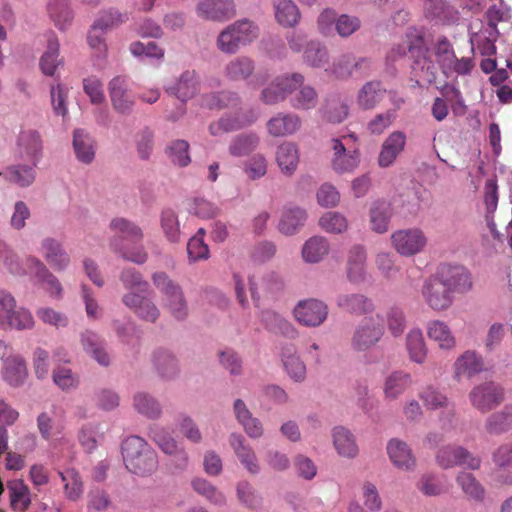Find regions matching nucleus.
Masks as SVG:
<instances>
[{
  "mask_svg": "<svg viewBox=\"0 0 512 512\" xmlns=\"http://www.w3.org/2000/svg\"><path fill=\"white\" fill-rule=\"evenodd\" d=\"M267 168L266 157L262 154H255L245 162L243 171L249 180L255 181L266 175Z\"/></svg>",
  "mask_w": 512,
  "mask_h": 512,
  "instance_id": "57",
  "label": "nucleus"
},
{
  "mask_svg": "<svg viewBox=\"0 0 512 512\" xmlns=\"http://www.w3.org/2000/svg\"><path fill=\"white\" fill-rule=\"evenodd\" d=\"M254 71L253 62L246 57H239L231 61L227 68V75L234 80H242L248 78Z\"/></svg>",
  "mask_w": 512,
  "mask_h": 512,
  "instance_id": "58",
  "label": "nucleus"
},
{
  "mask_svg": "<svg viewBox=\"0 0 512 512\" xmlns=\"http://www.w3.org/2000/svg\"><path fill=\"white\" fill-rule=\"evenodd\" d=\"M50 12L60 29H65L73 19V12L67 0H57L51 3Z\"/></svg>",
  "mask_w": 512,
  "mask_h": 512,
  "instance_id": "59",
  "label": "nucleus"
},
{
  "mask_svg": "<svg viewBox=\"0 0 512 512\" xmlns=\"http://www.w3.org/2000/svg\"><path fill=\"white\" fill-rule=\"evenodd\" d=\"M196 14L201 19L223 22L235 15L233 0H199Z\"/></svg>",
  "mask_w": 512,
  "mask_h": 512,
  "instance_id": "13",
  "label": "nucleus"
},
{
  "mask_svg": "<svg viewBox=\"0 0 512 512\" xmlns=\"http://www.w3.org/2000/svg\"><path fill=\"white\" fill-rule=\"evenodd\" d=\"M445 282L451 293H466L472 288L470 273L463 267H449L437 273Z\"/></svg>",
  "mask_w": 512,
  "mask_h": 512,
  "instance_id": "30",
  "label": "nucleus"
},
{
  "mask_svg": "<svg viewBox=\"0 0 512 512\" xmlns=\"http://www.w3.org/2000/svg\"><path fill=\"white\" fill-rule=\"evenodd\" d=\"M122 455L126 467L136 474L152 472L157 466L155 452L137 436L129 437L124 441Z\"/></svg>",
  "mask_w": 512,
  "mask_h": 512,
  "instance_id": "1",
  "label": "nucleus"
},
{
  "mask_svg": "<svg viewBox=\"0 0 512 512\" xmlns=\"http://www.w3.org/2000/svg\"><path fill=\"white\" fill-rule=\"evenodd\" d=\"M26 267L30 275L34 276L37 283L52 297H60L62 286L59 280L48 270V268L35 257L26 260Z\"/></svg>",
  "mask_w": 512,
  "mask_h": 512,
  "instance_id": "17",
  "label": "nucleus"
},
{
  "mask_svg": "<svg viewBox=\"0 0 512 512\" xmlns=\"http://www.w3.org/2000/svg\"><path fill=\"white\" fill-rule=\"evenodd\" d=\"M53 383L62 391H72L80 384L79 376L70 368L59 366L52 372Z\"/></svg>",
  "mask_w": 512,
  "mask_h": 512,
  "instance_id": "52",
  "label": "nucleus"
},
{
  "mask_svg": "<svg viewBox=\"0 0 512 512\" xmlns=\"http://www.w3.org/2000/svg\"><path fill=\"white\" fill-rule=\"evenodd\" d=\"M39 253L47 263L57 271L65 270L70 264V257L61 244L50 237L42 239L38 248Z\"/></svg>",
  "mask_w": 512,
  "mask_h": 512,
  "instance_id": "25",
  "label": "nucleus"
},
{
  "mask_svg": "<svg viewBox=\"0 0 512 512\" xmlns=\"http://www.w3.org/2000/svg\"><path fill=\"white\" fill-rule=\"evenodd\" d=\"M320 227L331 234H341L348 230L347 218L339 212H327L319 220Z\"/></svg>",
  "mask_w": 512,
  "mask_h": 512,
  "instance_id": "54",
  "label": "nucleus"
},
{
  "mask_svg": "<svg viewBox=\"0 0 512 512\" xmlns=\"http://www.w3.org/2000/svg\"><path fill=\"white\" fill-rule=\"evenodd\" d=\"M133 406L137 412L150 419H156L162 413L158 401L145 392H138L134 395Z\"/></svg>",
  "mask_w": 512,
  "mask_h": 512,
  "instance_id": "50",
  "label": "nucleus"
},
{
  "mask_svg": "<svg viewBox=\"0 0 512 512\" xmlns=\"http://www.w3.org/2000/svg\"><path fill=\"white\" fill-rule=\"evenodd\" d=\"M258 144L259 137L256 134H241L232 140L229 152L234 157H241L255 150Z\"/></svg>",
  "mask_w": 512,
  "mask_h": 512,
  "instance_id": "53",
  "label": "nucleus"
},
{
  "mask_svg": "<svg viewBox=\"0 0 512 512\" xmlns=\"http://www.w3.org/2000/svg\"><path fill=\"white\" fill-rule=\"evenodd\" d=\"M295 320L306 327H318L327 318V305L316 299L300 301L293 309Z\"/></svg>",
  "mask_w": 512,
  "mask_h": 512,
  "instance_id": "8",
  "label": "nucleus"
},
{
  "mask_svg": "<svg viewBox=\"0 0 512 512\" xmlns=\"http://www.w3.org/2000/svg\"><path fill=\"white\" fill-rule=\"evenodd\" d=\"M383 331V317L380 314L366 317L355 331L354 344L361 349L370 347L379 341Z\"/></svg>",
  "mask_w": 512,
  "mask_h": 512,
  "instance_id": "12",
  "label": "nucleus"
},
{
  "mask_svg": "<svg viewBox=\"0 0 512 512\" xmlns=\"http://www.w3.org/2000/svg\"><path fill=\"white\" fill-rule=\"evenodd\" d=\"M275 161L282 174L293 175L300 163L298 146L288 141L281 143L276 149Z\"/></svg>",
  "mask_w": 512,
  "mask_h": 512,
  "instance_id": "29",
  "label": "nucleus"
},
{
  "mask_svg": "<svg viewBox=\"0 0 512 512\" xmlns=\"http://www.w3.org/2000/svg\"><path fill=\"white\" fill-rule=\"evenodd\" d=\"M306 213L301 208L287 209L282 213L278 224V230L287 236L296 234L304 225Z\"/></svg>",
  "mask_w": 512,
  "mask_h": 512,
  "instance_id": "42",
  "label": "nucleus"
},
{
  "mask_svg": "<svg viewBox=\"0 0 512 512\" xmlns=\"http://www.w3.org/2000/svg\"><path fill=\"white\" fill-rule=\"evenodd\" d=\"M339 307L355 314H369L374 311V303L362 294H342L337 298Z\"/></svg>",
  "mask_w": 512,
  "mask_h": 512,
  "instance_id": "40",
  "label": "nucleus"
},
{
  "mask_svg": "<svg viewBox=\"0 0 512 512\" xmlns=\"http://www.w3.org/2000/svg\"><path fill=\"white\" fill-rule=\"evenodd\" d=\"M419 490L427 496H437L448 489V485L433 475H423L418 483Z\"/></svg>",
  "mask_w": 512,
  "mask_h": 512,
  "instance_id": "63",
  "label": "nucleus"
},
{
  "mask_svg": "<svg viewBox=\"0 0 512 512\" xmlns=\"http://www.w3.org/2000/svg\"><path fill=\"white\" fill-rule=\"evenodd\" d=\"M386 452L392 465L401 471L410 472L416 467V458L410 446L398 438L388 441Z\"/></svg>",
  "mask_w": 512,
  "mask_h": 512,
  "instance_id": "15",
  "label": "nucleus"
},
{
  "mask_svg": "<svg viewBox=\"0 0 512 512\" xmlns=\"http://www.w3.org/2000/svg\"><path fill=\"white\" fill-rule=\"evenodd\" d=\"M229 443L240 463L250 474H258L261 466L254 450L248 445L241 434L233 433Z\"/></svg>",
  "mask_w": 512,
  "mask_h": 512,
  "instance_id": "24",
  "label": "nucleus"
},
{
  "mask_svg": "<svg viewBox=\"0 0 512 512\" xmlns=\"http://www.w3.org/2000/svg\"><path fill=\"white\" fill-rule=\"evenodd\" d=\"M367 68L368 62L366 59L352 54H343L333 61L329 72L337 79H348L353 76H361L363 70Z\"/></svg>",
  "mask_w": 512,
  "mask_h": 512,
  "instance_id": "18",
  "label": "nucleus"
},
{
  "mask_svg": "<svg viewBox=\"0 0 512 512\" xmlns=\"http://www.w3.org/2000/svg\"><path fill=\"white\" fill-rule=\"evenodd\" d=\"M274 15L283 27H294L300 20V11L292 0H275Z\"/></svg>",
  "mask_w": 512,
  "mask_h": 512,
  "instance_id": "39",
  "label": "nucleus"
},
{
  "mask_svg": "<svg viewBox=\"0 0 512 512\" xmlns=\"http://www.w3.org/2000/svg\"><path fill=\"white\" fill-rule=\"evenodd\" d=\"M83 90L93 105L100 106L106 102L103 83L99 78L95 76L84 78Z\"/></svg>",
  "mask_w": 512,
  "mask_h": 512,
  "instance_id": "56",
  "label": "nucleus"
},
{
  "mask_svg": "<svg viewBox=\"0 0 512 512\" xmlns=\"http://www.w3.org/2000/svg\"><path fill=\"white\" fill-rule=\"evenodd\" d=\"M303 84V77L299 74L282 75L270 81L261 92V100L265 104L273 105L283 101L287 95Z\"/></svg>",
  "mask_w": 512,
  "mask_h": 512,
  "instance_id": "7",
  "label": "nucleus"
},
{
  "mask_svg": "<svg viewBox=\"0 0 512 512\" xmlns=\"http://www.w3.org/2000/svg\"><path fill=\"white\" fill-rule=\"evenodd\" d=\"M280 357L283 369L289 379L296 383H302L307 376V367L296 347L292 344L282 346Z\"/></svg>",
  "mask_w": 512,
  "mask_h": 512,
  "instance_id": "19",
  "label": "nucleus"
},
{
  "mask_svg": "<svg viewBox=\"0 0 512 512\" xmlns=\"http://www.w3.org/2000/svg\"><path fill=\"white\" fill-rule=\"evenodd\" d=\"M410 374L396 371L385 378L383 393L386 400H395L411 385Z\"/></svg>",
  "mask_w": 512,
  "mask_h": 512,
  "instance_id": "37",
  "label": "nucleus"
},
{
  "mask_svg": "<svg viewBox=\"0 0 512 512\" xmlns=\"http://www.w3.org/2000/svg\"><path fill=\"white\" fill-rule=\"evenodd\" d=\"M62 64L59 57V42L55 37L48 40L46 50L42 54L39 67L46 76H54L57 68Z\"/></svg>",
  "mask_w": 512,
  "mask_h": 512,
  "instance_id": "43",
  "label": "nucleus"
},
{
  "mask_svg": "<svg viewBox=\"0 0 512 512\" xmlns=\"http://www.w3.org/2000/svg\"><path fill=\"white\" fill-rule=\"evenodd\" d=\"M390 245L398 255L410 258L425 252L428 237L420 228H402L391 233Z\"/></svg>",
  "mask_w": 512,
  "mask_h": 512,
  "instance_id": "3",
  "label": "nucleus"
},
{
  "mask_svg": "<svg viewBox=\"0 0 512 512\" xmlns=\"http://www.w3.org/2000/svg\"><path fill=\"white\" fill-rule=\"evenodd\" d=\"M301 119L292 113H277L271 117L266 125L271 137L279 138L295 134L301 128Z\"/></svg>",
  "mask_w": 512,
  "mask_h": 512,
  "instance_id": "22",
  "label": "nucleus"
},
{
  "mask_svg": "<svg viewBox=\"0 0 512 512\" xmlns=\"http://www.w3.org/2000/svg\"><path fill=\"white\" fill-rule=\"evenodd\" d=\"M18 146L22 154L27 158H36L42 148L40 134L36 130L32 129L21 131L18 137Z\"/></svg>",
  "mask_w": 512,
  "mask_h": 512,
  "instance_id": "48",
  "label": "nucleus"
},
{
  "mask_svg": "<svg viewBox=\"0 0 512 512\" xmlns=\"http://www.w3.org/2000/svg\"><path fill=\"white\" fill-rule=\"evenodd\" d=\"M406 146V135L401 131H394L383 141L379 155L378 164L382 168L390 167L394 164L398 156L404 151Z\"/></svg>",
  "mask_w": 512,
  "mask_h": 512,
  "instance_id": "21",
  "label": "nucleus"
},
{
  "mask_svg": "<svg viewBox=\"0 0 512 512\" xmlns=\"http://www.w3.org/2000/svg\"><path fill=\"white\" fill-rule=\"evenodd\" d=\"M406 349L412 361L424 362L427 356V347L420 329L414 328L409 331L406 337Z\"/></svg>",
  "mask_w": 512,
  "mask_h": 512,
  "instance_id": "45",
  "label": "nucleus"
},
{
  "mask_svg": "<svg viewBox=\"0 0 512 512\" xmlns=\"http://www.w3.org/2000/svg\"><path fill=\"white\" fill-rule=\"evenodd\" d=\"M252 121V118L240 115L239 113L235 115L227 114L218 121L213 122L209 127V131L214 136H221L224 133L239 129Z\"/></svg>",
  "mask_w": 512,
  "mask_h": 512,
  "instance_id": "44",
  "label": "nucleus"
},
{
  "mask_svg": "<svg viewBox=\"0 0 512 512\" xmlns=\"http://www.w3.org/2000/svg\"><path fill=\"white\" fill-rule=\"evenodd\" d=\"M62 417V411L56 408L43 411L37 417V427L41 436L53 445L63 439L64 425Z\"/></svg>",
  "mask_w": 512,
  "mask_h": 512,
  "instance_id": "11",
  "label": "nucleus"
},
{
  "mask_svg": "<svg viewBox=\"0 0 512 512\" xmlns=\"http://www.w3.org/2000/svg\"><path fill=\"white\" fill-rule=\"evenodd\" d=\"M195 492L205 497L209 502L217 506H223L227 502L225 494L216 486L203 478H196L192 481Z\"/></svg>",
  "mask_w": 512,
  "mask_h": 512,
  "instance_id": "51",
  "label": "nucleus"
},
{
  "mask_svg": "<svg viewBox=\"0 0 512 512\" xmlns=\"http://www.w3.org/2000/svg\"><path fill=\"white\" fill-rule=\"evenodd\" d=\"M238 500L249 508L257 507L261 498L254 487L247 481H240L236 486Z\"/></svg>",
  "mask_w": 512,
  "mask_h": 512,
  "instance_id": "62",
  "label": "nucleus"
},
{
  "mask_svg": "<svg viewBox=\"0 0 512 512\" xmlns=\"http://www.w3.org/2000/svg\"><path fill=\"white\" fill-rule=\"evenodd\" d=\"M457 482L467 497L476 501L484 498L485 490L472 474L460 473L457 477Z\"/></svg>",
  "mask_w": 512,
  "mask_h": 512,
  "instance_id": "55",
  "label": "nucleus"
},
{
  "mask_svg": "<svg viewBox=\"0 0 512 512\" xmlns=\"http://www.w3.org/2000/svg\"><path fill=\"white\" fill-rule=\"evenodd\" d=\"M318 30L324 36H330L334 30L341 37H348L360 28V20L346 14L337 15L331 9L322 11L317 20Z\"/></svg>",
  "mask_w": 512,
  "mask_h": 512,
  "instance_id": "5",
  "label": "nucleus"
},
{
  "mask_svg": "<svg viewBox=\"0 0 512 512\" xmlns=\"http://www.w3.org/2000/svg\"><path fill=\"white\" fill-rule=\"evenodd\" d=\"M367 270V253L363 246H354L348 255L347 274L352 281L363 280Z\"/></svg>",
  "mask_w": 512,
  "mask_h": 512,
  "instance_id": "38",
  "label": "nucleus"
},
{
  "mask_svg": "<svg viewBox=\"0 0 512 512\" xmlns=\"http://www.w3.org/2000/svg\"><path fill=\"white\" fill-rule=\"evenodd\" d=\"M483 361L475 352L466 351L457 358L454 364V379L461 382L472 378L482 371Z\"/></svg>",
  "mask_w": 512,
  "mask_h": 512,
  "instance_id": "32",
  "label": "nucleus"
},
{
  "mask_svg": "<svg viewBox=\"0 0 512 512\" xmlns=\"http://www.w3.org/2000/svg\"><path fill=\"white\" fill-rule=\"evenodd\" d=\"M109 97L113 109L120 114L131 112L135 100L129 91L125 78L116 76L108 84Z\"/></svg>",
  "mask_w": 512,
  "mask_h": 512,
  "instance_id": "14",
  "label": "nucleus"
},
{
  "mask_svg": "<svg viewBox=\"0 0 512 512\" xmlns=\"http://www.w3.org/2000/svg\"><path fill=\"white\" fill-rule=\"evenodd\" d=\"M330 253L328 240L321 236L307 239L301 248V258L307 264H317L323 261Z\"/></svg>",
  "mask_w": 512,
  "mask_h": 512,
  "instance_id": "34",
  "label": "nucleus"
},
{
  "mask_svg": "<svg viewBox=\"0 0 512 512\" xmlns=\"http://www.w3.org/2000/svg\"><path fill=\"white\" fill-rule=\"evenodd\" d=\"M1 376L12 387L22 386L28 377L24 358L16 353L7 357L2 365Z\"/></svg>",
  "mask_w": 512,
  "mask_h": 512,
  "instance_id": "27",
  "label": "nucleus"
},
{
  "mask_svg": "<svg viewBox=\"0 0 512 512\" xmlns=\"http://www.w3.org/2000/svg\"><path fill=\"white\" fill-rule=\"evenodd\" d=\"M233 410L236 420L250 438L258 439L263 436L264 428L261 421L253 416L243 400H235Z\"/></svg>",
  "mask_w": 512,
  "mask_h": 512,
  "instance_id": "28",
  "label": "nucleus"
},
{
  "mask_svg": "<svg viewBox=\"0 0 512 512\" xmlns=\"http://www.w3.org/2000/svg\"><path fill=\"white\" fill-rule=\"evenodd\" d=\"M6 486L9 507L15 512L26 511L32 504L29 486L20 478L7 481Z\"/></svg>",
  "mask_w": 512,
  "mask_h": 512,
  "instance_id": "26",
  "label": "nucleus"
},
{
  "mask_svg": "<svg viewBox=\"0 0 512 512\" xmlns=\"http://www.w3.org/2000/svg\"><path fill=\"white\" fill-rule=\"evenodd\" d=\"M419 398L427 409H440L446 407L448 398L432 386H427L419 392Z\"/></svg>",
  "mask_w": 512,
  "mask_h": 512,
  "instance_id": "60",
  "label": "nucleus"
},
{
  "mask_svg": "<svg viewBox=\"0 0 512 512\" xmlns=\"http://www.w3.org/2000/svg\"><path fill=\"white\" fill-rule=\"evenodd\" d=\"M437 463L442 468H452L454 466H465L469 469H478L481 461L478 457L460 446H446L439 450L437 454Z\"/></svg>",
  "mask_w": 512,
  "mask_h": 512,
  "instance_id": "9",
  "label": "nucleus"
},
{
  "mask_svg": "<svg viewBox=\"0 0 512 512\" xmlns=\"http://www.w3.org/2000/svg\"><path fill=\"white\" fill-rule=\"evenodd\" d=\"M469 399L475 409L488 412L501 403L503 393L499 386L488 382L474 387L469 394Z\"/></svg>",
  "mask_w": 512,
  "mask_h": 512,
  "instance_id": "10",
  "label": "nucleus"
},
{
  "mask_svg": "<svg viewBox=\"0 0 512 512\" xmlns=\"http://www.w3.org/2000/svg\"><path fill=\"white\" fill-rule=\"evenodd\" d=\"M332 445L336 454L343 459H354L359 454L355 435L346 427L336 426L331 432Z\"/></svg>",
  "mask_w": 512,
  "mask_h": 512,
  "instance_id": "20",
  "label": "nucleus"
},
{
  "mask_svg": "<svg viewBox=\"0 0 512 512\" xmlns=\"http://www.w3.org/2000/svg\"><path fill=\"white\" fill-rule=\"evenodd\" d=\"M427 335L442 350H451L456 346V337L445 321L433 320L429 322Z\"/></svg>",
  "mask_w": 512,
  "mask_h": 512,
  "instance_id": "35",
  "label": "nucleus"
},
{
  "mask_svg": "<svg viewBox=\"0 0 512 512\" xmlns=\"http://www.w3.org/2000/svg\"><path fill=\"white\" fill-rule=\"evenodd\" d=\"M332 149V167L337 173H351L358 167L360 162L358 150L347 151L344 144L338 139L332 141Z\"/></svg>",
  "mask_w": 512,
  "mask_h": 512,
  "instance_id": "23",
  "label": "nucleus"
},
{
  "mask_svg": "<svg viewBox=\"0 0 512 512\" xmlns=\"http://www.w3.org/2000/svg\"><path fill=\"white\" fill-rule=\"evenodd\" d=\"M96 141L84 129H76L73 134V149L78 161L84 164L91 163L96 155Z\"/></svg>",
  "mask_w": 512,
  "mask_h": 512,
  "instance_id": "33",
  "label": "nucleus"
},
{
  "mask_svg": "<svg viewBox=\"0 0 512 512\" xmlns=\"http://www.w3.org/2000/svg\"><path fill=\"white\" fill-rule=\"evenodd\" d=\"M65 483L66 497L72 501L78 500L83 493L82 481L79 474L74 470H67L61 474Z\"/></svg>",
  "mask_w": 512,
  "mask_h": 512,
  "instance_id": "61",
  "label": "nucleus"
},
{
  "mask_svg": "<svg viewBox=\"0 0 512 512\" xmlns=\"http://www.w3.org/2000/svg\"><path fill=\"white\" fill-rule=\"evenodd\" d=\"M259 35L257 25L239 20L227 26L218 36L217 46L225 53H234L240 46L253 42Z\"/></svg>",
  "mask_w": 512,
  "mask_h": 512,
  "instance_id": "2",
  "label": "nucleus"
},
{
  "mask_svg": "<svg viewBox=\"0 0 512 512\" xmlns=\"http://www.w3.org/2000/svg\"><path fill=\"white\" fill-rule=\"evenodd\" d=\"M421 295L426 305L435 312L448 310L454 302V295L438 274L425 281Z\"/></svg>",
  "mask_w": 512,
  "mask_h": 512,
  "instance_id": "6",
  "label": "nucleus"
},
{
  "mask_svg": "<svg viewBox=\"0 0 512 512\" xmlns=\"http://www.w3.org/2000/svg\"><path fill=\"white\" fill-rule=\"evenodd\" d=\"M123 303L146 321L154 322L160 315V311L155 303L138 293H126L123 296Z\"/></svg>",
  "mask_w": 512,
  "mask_h": 512,
  "instance_id": "31",
  "label": "nucleus"
},
{
  "mask_svg": "<svg viewBox=\"0 0 512 512\" xmlns=\"http://www.w3.org/2000/svg\"><path fill=\"white\" fill-rule=\"evenodd\" d=\"M434 56L438 64L441 66L443 72L448 66H451L452 60L454 59V51L449 41L445 38L437 40L434 46Z\"/></svg>",
  "mask_w": 512,
  "mask_h": 512,
  "instance_id": "64",
  "label": "nucleus"
},
{
  "mask_svg": "<svg viewBox=\"0 0 512 512\" xmlns=\"http://www.w3.org/2000/svg\"><path fill=\"white\" fill-rule=\"evenodd\" d=\"M359 497L362 505L358 501H351L347 512H378L382 509L383 502L376 484L370 481L362 482L359 486Z\"/></svg>",
  "mask_w": 512,
  "mask_h": 512,
  "instance_id": "16",
  "label": "nucleus"
},
{
  "mask_svg": "<svg viewBox=\"0 0 512 512\" xmlns=\"http://www.w3.org/2000/svg\"><path fill=\"white\" fill-rule=\"evenodd\" d=\"M184 214L172 209H166L161 214L160 225L165 238L171 243H177L184 228Z\"/></svg>",
  "mask_w": 512,
  "mask_h": 512,
  "instance_id": "36",
  "label": "nucleus"
},
{
  "mask_svg": "<svg viewBox=\"0 0 512 512\" xmlns=\"http://www.w3.org/2000/svg\"><path fill=\"white\" fill-rule=\"evenodd\" d=\"M383 96V90L378 82L365 83L358 92L357 104L364 110L374 108Z\"/></svg>",
  "mask_w": 512,
  "mask_h": 512,
  "instance_id": "49",
  "label": "nucleus"
},
{
  "mask_svg": "<svg viewBox=\"0 0 512 512\" xmlns=\"http://www.w3.org/2000/svg\"><path fill=\"white\" fill-rule=\"evenodd\" d=\"M199 82L194 72L183 73L176 83L169 88L179 99L185 101L193 97L198 91Z\"/></svg>",
  "mask_w": 512,
  "mask_h": 512,
  "instance_id": "47",
  "label": "nucleus"
},
{
  "mask_svg": "<svg viewBox=\"0 0 512 512\" xmlns=\"http://www.w3.org/2000/svg\"><path fill=\"white\" fill-rule=\"evenodd\" d=\"M0 176L19 187L25 188L34 182L35 171L31 167L17 165L0 171Z\"/></svg>",
  "mask_w": 512,
  "mask_h": 512,
  "instance_id": "46",
  "label": "nucleus"
},
{
  "mask_svg": "<svg viewBox=\"0 0 512 512\" xmlns=\"http://www.w3.org/2000/svg\"><path fill=\"white\" fill-rule=\"evenodd\" d=\"M152 281L161 292L163 305L175 318H184L187 315L188 307L180 287L163 272L154 273Z\"/></svg>",
  "mask_w": 512,
  "mask_h": 512,
  "instance_id": "4",
  "label": "nucleus"
},
{
  "mask_svg": "<svg viewBox=\"0 0 512 512\" xmlns=\"http://www.w3.org/2000/svg\"><path fill=\"white\" fill-rule=\"evenodd\" d=\"M390 217V207L386 202H374L369 213V225L371 230L378 234L385 233L389 228Z\"/></svg>",
  "mask_w": 512,
  "mask_h": 512,
  "instance_id": "41",
  "label": "nucleus"
}]
</instances>
